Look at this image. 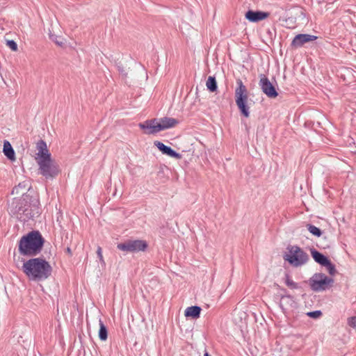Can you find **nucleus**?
I'll return each mask as SVG.
<instances>
[{
	"label": "nucleus",
	"instance_id": "nucleus-1",
	"mask_svg": "<svg viewBox=\"0 0 356 356\" xmlns=\"http://www.w3.org/2000/svg\"><path fill=\"white\" fill-rule=\"evenodd\" d=\"M35 159L38 165L39 173L46 179H53L60 172V170L56 161L52 159L46 143L40 140L36 143Z\"/></svg>",
	"mask_w": 356,
	"mask_h": 356
},
{
	"label": "nucleus",
	"instance_id": "nucleus-2",
	"mask_svg": "<svg viewBox=\"0 0 356 356\" xmlns=\"http://www.w3.org/2000/svg\"><path fill=\"white\" fill-rule=\"evenodd\" d=\"M26 190V185L20 183L17 186L15 187L13 190V194L23 193L20 198L15 197L8 204V210L10 212L15 215L17 218L22 220H26L29 218H33L34 214L31 212V197L29 195L24 194V191Z\"/></svg>",
	"mask_w": 356,
	"mask_h": 356
},
{
	"label": "nucleus",
	"instance_id": "nucleus-3",
	"mask_svg": "<svg viewBox=\"0 0 356 356\" xmlns=\"http://www.w3.org/2000/svg\"><path fill=\"white\" fill-rule=\"evenodd\" d=\"M22 270L29 280L41 281L51 275L52 268L46 260L42 258H34L24 262Z\"/></svg>",
	"mask_w": 356,
	"mask_h": 356
},
{
	"label": "nucleus",
	"instance_id": "nucleus-4",
	"mask_svg": "<svg viewBox=\"0 0 356 356\" xmlns=\"http://www.w3.org/2000/svg\"><path fill=\"white\" fill-rule=\"evenodd\" d=\"M44 240L39 232H31L19 241V251L23 255H36L43 246Z\"/></svg>",
	"mask_w": 356,
	"mask_h": 356
},
{
	"label": "nucleus",
	"instance_id": "nucleus-5",
	"mask_svg": "<svg viewBox=\"0 0 356 356\" xmlns=\"http://www.w3.org/2000/svg\"><path fill=\"white\" fill-rule=\"evenodd\" d=\"M236 83L238 86L235 89L236 104L241 114L245 118H248L250 116V106L248 105V95L247 88L241 79H238Z\"/></svg>",
	"mask_w": 356,
	"mask_h": 356
},
{
	"label": "nucleus",
	"instance_id": "nucleus-6",
	"mask_svg": "<svg viewBox=\"0 0 356 356\" xmlns=\"http://www.w3.org/2000/svg\"><path fill=\"white\" fill-rule=\"evenodd\" d=\"M287 250L288 252L284 259L293 266L298 267L303 265L309 259L308 254L298 246H289Z\"/></svg>",
	"mask_w": 356,
	"mask_h": 356
},
{
	"label": "nucleus",
	"instance_id": "nucleus-7",
	"mask_svg": "<svg viewBox=\"0 0 356 356\" xmlns=\"http://www.w3.org/2000/svg\"><path fill=\"white\" fill-rule=\"evenodd\" d=\"M311 288L315 291H325L333 284L334 280L323 273L314 274L309 280Z\"/></svg>",
	"mask_w": 356,
	"mask_h": 356
},
{
	"label": "nucleus",
	"instance_id": "nucleus-8",
	"mask_svg": "<svg viewBox=\"0 0 356 356\" xmlns=\"http://www.w3.org/2000/svg\"><path fill=\"white\" fill-rule=\"evenodd\" d=\"M147 247L145 241L142 240L127 241L124 243H119L117 248L124 252H138L144 251Z\"/></svg>",
	"mask_w": 356,
	"mask_h": 356
},
{
	"label": "nucleus",
	"instance_id": "nucleus-9",
	"mask_svg": "<svg viewBox=\"0 0 356 356\" xmlns=\"http://www.w3.org/2000/svg\"><path fill=\"white\" fill-rule=\"evenodd\" d=\"M138 127L144 131L145 134H155L160 132V127L158 122V119L154 118L147 120L144 122L140 123Z\"/></svg>",
	"mask_w": 356,
	"mask_h": 356
},
{
	"label": "nucleus",
	"instance_id": "nucleus-10",
	"mask_svg": "<svg viewBox=\"0 0 356 356\" xmlns=\"http://www.w3.org/2000/svg\"><path fill=\"white\" fill-rule=\"evenodd\" d=\"M259 85L264 93L266 94L268 97L275 98L277 97V92L266 76L264 75L261 77Z\"/></svg>",
	"mask_w": 356,
	"mask_h": 356
},
{
	"label": "nucleus",
	"instance_id": "nucleus-11",
	"mask_svg": "<svg viewBox=\"0 0 356 356\" xmlns=\"http://www.w3.org/2000/svg\"><path fill=\"white\" fill-rule=\"evenodd\" d=\"M317 37L309 34H298L293 38L291 45L294 47H300L307 42L314 41Z\"/></svg>",
	"mask_w": 356,
	"mask_h": 356
},
{
	"label": "nucleus",
	"instance_id": "nucleus-12",
	"mask_svg": "<svg viewBox=\"0 0 356 356\" xmlns=\"http://www.w3.org/2000/svg\"><path fill=\"white\" fill-rule=\"evenodd\" d=\"M269 15V13L266 12L248 10L245 17L251 22H257L266 19Z\"/></svg>",
	"mask_w": 356,
	"mask_h": 356
},
{
	"label": "nucleus",
	"instance_id": "nucleus-13",
	"mask_svg": "<svg viewBox=\"0 0 356 356\" xmlns=\"http://www.w3.org/2000/svg\"><path fill=\"white\" fill-rule=\"evenodd\" d=\"M154 144L163 154H166L170 157L175 158L177 159H181V155L180 154L176 152L170 147H168L165 145H164L163 143L156 140L154 141Z\"/></svg>",
	"mask_w": 356,
	"mask_h": 356
},
{
	"label": "nucleus",
	"instance_id": "nucleus-14",
	"mask_svg": "<svg viewBox=\"0 0 356 356\" xmlns=\"http://www.w3.org/2000/svg\"><path fill=\"white\" fill-rule=\"evenodd\" d=\"M158 122L160 127V131H163L175 127L179 124V120L173 118L164 117L158 119Z\"/></svg>",
	"mask_w": 356,
	"mask_h": 356
},
{
	"label": "nucleus",
	"instance_id": "nucleus-15",
	"mask_svg": "<svg viewBox=\"0 0 356 356\" xmlns=\"http://www.w3.org/2000/svg\"><path fill=\"white\" fill-rule=\"evenodd\" d=\"M295 301L291 296H283L280 299V306L284 314L295 307Z\"/></svg>",
	"mask_w": 356,
	"mask_h": 356
},
{
	"label": "nucleus",
	"instance_id": "nucleus-16",
	"mask_svg": "<svg viewBox=\"0 0 356 356\" xmlns=\"http://www.w3.org/2000/svg\"><path fill=\"white\" fill-rule=\"evenodd\" d=\"M201 308L199 306H191L186 309L184 315L186 317L198 318L200 315Z\"/></svg>",
	"mask_w": 356,
	"mask_h": 356
},
{
	"label": "nucleus",
	"instance_id": "nucleus-17",
	"mask_svg": "<svg viewBox=\"0 0 356 356\" xmlns=\"http://www.w3.org/2000/svg\"><path fill=\"white\" fill-rule=\"evenodd\" d=\"M312 255L317 263L320 264L322 266H325L326 264H329L330 260L323 254L318 252L316 250H312Z\"/></svg>",
	"mask_w": 356,
	"mask_h": 356
},
{
	"label": "nucleus",
	"instance_id": "nucleus-18",
	"mask_svg": "<svg viewBox=\"0 0 356 356\" xmlns=\"http://www.w3.org/2000/svg\"><path fill=\"white\" fill-rule=\"evenodd\" d=\"M3 152L8 159H9L11 161L15 160L14 149H13L10 143L7 140H5L3 143Z\"/></svg>",
	"mask_w": 356,
	"mask_h": 356
},
{
	"label": "nucleus",
	"instance_id": "nucleus-19",
	"mask_svg": "<svg viewBox=\"0 0 356 356\" xmlns=\"http://www.w3.org/2000/svg\"><path fill=\"white\" fill-rule=\"evenodd\" d=\"M206 86L207 89L211 92H216L217 90V82L213 76H209L206 82Z\"/></svg>",
	"mask_w": 356,
	"mask_h": 356
},
{
	"label": "nucleus",
	"instance_id": "nucleus-20",
	"mask_svg": "<svg viewBox=\"0 0 356 356\" xmlns=\"http://www.w3.org/2000/svg\"><path fill=\"white\" fill-rule=\"evenodd\" d=\"M98 335H99V338L102 341H106L107 339V337H108L107 329L101 320H99V330Z\"/></svg>",
	"mask_w": 356,
	"mask_h": 356
},
{
	"label": "nucleus",
	"instance_id": "nucleus-21",
	"mask_svg": "<svg viewBox=\"0 0 356 356\" xmlns=\"http://www.w3.org/2000/svg\"><path fill=\"white\" fill-rule=\"evenodd\" d=\"M307 229L309 231V232L314 236H320L322 234L321 229L314 225H308Z\"/></svg>",
	"mask_w": 356,
	"mask_h": 356
},
{
	"label": "nucleus",
	"instance_id": "nucleus-22",
	"mask_svg": "<svg viewBox=\"0 0 356 356\" xmlns=\"http://www.w3.org/2000/svg\"><path fill=\"white\" fill-rule=\"evenodd\" d=\"M50 39L54 41L58 46H63L64 44L63 39L56 35H50Z\"/></svg>",
	"mask_w": 356,
	"mask_h": 356
},
{
	"label": "nucleus",
	"instance_id": "nucleus-23",
	"mask_svg": "<svg viewBox=\"0 0 356 356\" xmlns=\"http://www.w3.org/2000/svg\"><path fill=\"white\" fill-rule=\"evenodd\" d=\"M6 45L13 51H17V44L14 40H7Z\"/></svg>",
	"mask_w": 356,
	"mask_h": 356
},
{
	"label": "nucleus",
	"instance_id": "nucleus-24",
	"mask_svg": "<svg viewBox=\"0 0 356 356\" xmlns=\"http://www.w3.org/2000/svg\"><path fill=\"white\" fill-rule=\"evenodd\" d=\"M285 283L291 289H296L298 287L297 284L291 280L288 276L286 277Z\"/></svg>",
	"mask_w": 356,
	"mask_h": 356
},
{
	"label": "nucleus",
	"instance_id": "nucleus-25",
	"mask_svg": "<svg viewBox=\"0 0 356 356\" xmlns=\"http://www.w3.org/2000/svg\"><path fill=\"white\" fill-rule=\"evenodd\" d=\"M97 256H98L99 261L102 264V266H104L106 265V263H105V261H104L103 255H102V251L101 247L97 248Z\"/></svg>",
	"mask_w": 356,
	"mask_h": 356
},
{
	"label": "nucleus",
	"instance_id": "nucleus-26",
	"mask_svg": "<svg viewBox=\"0 0 356 356\" xmlns=\"http://www.w3.org/2000/svg\"><path fill=\"white\" fill-rule=\"evenodd\" d=\"M307 315L313 318H318L322 315V313L321 311H314L308 312Z\"/></svg>",
	"mask_w": 356,
	"mask_h": 356
},
{
	"label": "nucleus",
	"instance_id": "nucleus-27",
	"mask_svg": "<svg viewBox=\"0 0 356 356\" xmlns=\"http://www.w3.org/2000/svg\"><path fill=\"white\" fill-rule=\"evenodd\" d=\"M325 266L327 268L330 275H334V273H336V269L334 265L331 264L330 261H329V264H326Z\"/></svg>",
	"mask_w": 356,
	"mask_h": 356
},
{
	"label": "nucleus",
	"instance_id": "nucleus-28",
	"mask_svg": "<svg viewBox=\"0 0 356 356\" xmlns=\"http://www.w3.org/2000/svg\"><path fill=\"white\" fill-rule=\"evenodd\" d=\"M348 324L353 328L356 329V316L349 318L348 319Z\"/></svg>",
	"mask_w": 356,
	"mask_h": 356
},
{
	"label": "nucleus",
	"instance_id": "nucleus-29",
	"mask_svg": "<svg viewBox=\"0 0 356 356\" xmlns=\"http://www.w3.org/2000/svg\"><path fill=\"white\" fill-rule=\"evenodd\" d=\"M36 204H37V202H35V204H33V205H32V204L31 203V207H29V209H31V213H32V210H33V209H32V207H33V208H35H35H36Z\"/></svg>",
	"mask_w": 356,
	"mask_h": 356
},
{
	"label": "nucleus",
	"instance_id": "nucleus-30",
	"mask_svg": "<svg viewBox=\"0 0 356 356\" xmlns=\"http://www.w3.org/2000/svg\"><path fill=\"white\" fill-rule=\"evenodd\" d=\"M204 356H209V354L207 350H205V352L204 353Z\"/></svg>",
	"mask_w": 356,
	"mask_h": 356
},
{
	"label": "nucleus",
	"instance_id": "nucleus-31",
	"mask_svg": "<svg viewBox=\"0 0 356 356\" xmlns=\"http://www.w3.org/2000/svg\"><path fill=\"white\" fill-rule=\"evenodd\" d=\"M67 252L68 253H71V250H70V249L69 248L67 249Z\"/></svg>",
	"mask_w": 356,
	"mask_h": 356
}]
</instances>
